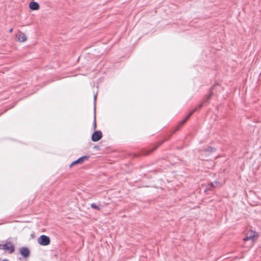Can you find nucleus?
<instances>
[{
	"label": "nucleus",
	"instance_id": "f257e3e1",
	"mask_svg": "<svg viewBox=\"0 0 261 261\" xmlns=\"http://www.w3.org/2000/svg\"><path fill=\"white\" fill-rule=\"evenodd\" d=\"M0 249L12 253L15 251V247L11 242L7 241L5 244H0Z\"/></svg>",
	"mask_w": 261,
	"mask_h": 261
},
{
	"label": "nucleus",
	"instance_id": "f03ea898",
	"mask_svg": "<svg viewBox=\"0 0 261 261\" xmlns=\"http://www.w3.org/2000/svg\"><path fill=\"white\" fill-rule=\"evenodd\" d=\"M50 238L45 235H41L38 239V243L42 246H47L50 244Z\"/></svg>",
	"mask_w": 261,
	"mask_h": 261
},
{
	"label": "nucleus",
	"instance_id": "7ed1b4c3",
	"mask_svg": "<svg viewBox=\"0 0 261 261\" xmlns=\"http://www.w3.org/2000/svg\"><path fill=\"white\" fill-rule=\"evenodd\" d=\"M257 236L256 235V233L254 231H251L248 232L246 237L244 238L243 240L244 241H247L248 240H251V245L253 244V242L254 239H256Z\"/></svg>",
	"mask_w": 261,
	"mask_h": 261
},
{
	"label": "nucleus",
	"instance_id": "20e7f679",
	"mask_svg": "<svg viewBox=\"0 0 261 261\" xmlns=\"http://www.w3.org/2000/svg\"><path fill=\"white\" fill-rule=\"evenodd\" d=\"M102 138V133L100 131H95L92 135L91 139L93 142H97Z\"/></svg>",
	"mask_w": 261,
	"mask_h": 261
},
{
	"label": "nucleus",
	"instance_id": "39448f33",
	"mask_svg": "<svg viewBox=\"0 0 261 261\" xmlns=\"http://www.w3.org/2000/svg\"><path fill=\"white\" fill-rule=\"evenodd\" d=\"M20 253L24 258H27L29 256L30 254V250L27 247H21L19 249Z\"/></svg>",
	"mask_w": 261,
	"mask_h": 261
},
{
	"label": "nucleus",
	"instance_id": "423d86ee",
	"mask_svg": "<svg viewBox=\"0 0 261 261\" xmlns=\"http://www.w3.org/2000/svg\"><path fill=\"white\" fill-rule=\"evenodd\" d=\"M89 158V156L85 155L83 156H82L80 158L77 160L74 161L72 162V163L71 164L70 166H72L74 165L78 164H82L84 162H85L86 160H87Z\"/></svg>",
	"mask_w": 261,
	"mask_h": 261
},
{
	"label": "nucleus",
	"instance_id": "0eeeda50",
	"mask_svg": "<svg viewBox=\"0 0 261 261\" xmlns=\"http://www.w3.org/2000/svg\"><path fill=\"white\" fill-rule=\"evenodd\" d=\"M16 38L18 39V41L21 42H24L27 40V37L25 34L19 31L16 35Z\"/></svg>",
	"mask_w": 261,
	"mask_h": 261
},
{
	"label": "nucleus",
	"instance_id": "6e6552de",
	"mask_svg": "<svg viewBox=\"0 0 261 261\" xmlns=\"http://www.w3.org/2000/svg\"><path fill=\"white\" fill-rule=\"evenodd\" d=\"M202 106V103H200L197 108H195L193 111H192L181 122V124H184L187 120L190 118V117L192 115V114L196 111L197 109H200Z\"/></svg>",
	"mask_w": 261,
	"mask_h": 261
},
{
	"label": "nucleus",
	"instance_id": "1a4fd4ad",
	"mask_svg": "<svg viewBox=\"0 0 261 261\" xmlns=\"http://www.w3.org/2000/svg\"><path fill=\"white\" fill-rule=\"evenodd\" d=\"M29 7L31 10H37L39 9V5L35 2H31L29 4Z\"/></svg>",
	"mask_w": 261,
	"mask_h": 261
},
{
	"label": "nucleus",
	"instance_id": "9d476101",
	"mask_svg": "<svg viewBox=\"0 0 261 261\" xmlns=\"http://www.w3.org/2000/svg\"><path fill=\"white\" fill-rule=\"evenodd\" d=\"M91 207L93 209L97 210L98 211H100L101 209V206L100 205V204H97L95 203H92L91 204Z\"/></svg>",
	"mask_w": 261,
	"mask_h": 261
},
{
	"label": "nucleus",
	"instance_id": "9b49d317",
	"mask_svg": "<svg viewBox=\"0 0 261 261\" xmlns=\"http://www.w3.org/2000/svg\"><path fill=\"white\" fill-rule=\"evenodd\" d=\"M219 182H218V181H215L214 183H210L209 185H208V186L210 187H217V186H219Z\"/></svg>",
	"mask_w": 261,
	"mask_h": 261
},
{
	"label": "nucleus",
	"instance_id": "f8f14e48",
	"mask_svg": "<svg viewBox=\"0 0 261 261\" xmlns=\"http://www.w3.org/2000/svg\"><path fill=\"white\" fill-rule=\"evenodd\" d=\"M205 150L208 152H213L214 150H215V149L211 147H208L206 149H205Z\"/></svg>",
	"mask_w": 261,
	"mask_h": 261
},
{
	"label": "nucleus",
	"instance_id": "ddd939ff",
	"mask_svg": "<svg viewBox=\"0 0 261 261\" xmlns=\"http://www.w3.org/2000/svg\"><path fill=\"white\" fill-rule=\"evenodd\" d=\"M212 93L210 94L206 97V99H204L203 102H205L207 100L211 98Z\"/></svg>",
	"mask_w": 261,
	"mask_h": 261
},
{
	"label": "nucleus",
	"instance_id": "4468645a",
	"mask_svg": "<svg viewBox=\"0 0 261 261\" xmlns=\"http://www.w3.org/2000/svg\"><path fill=\"white\" fill-rule=\"evenodd\" d=\"M96 127V121H95V119L94 122V129H95Z\"/></svg>",
	"mask_w": 261,
	"mask_h": 261
},
{
	"label": "nucleus",
	"instance_id": "2eb2a0df",
	"mask_svg": "<svg viewBox=\"0 0 261 261\" xmlns=\"http://www.w3.org/2000/svg\"><path fill=\"white\" fill-rule=\"evenodd\" d=\"M13 32V29H11L10 30H9V32L10 33H12Z\"/></svg>",
	"mask_w": 261,
	"mask_h": 261
},
{
	"label": "nucleus",
	"instance_id": "dca6fc26",
	"mask_svg": "<svg viewBox=\"0 0 261 261\" xmlns=\"http://www.w3.org/2000/svg\"><path fill=\"white\" fill-rule=\"evenodd\" d=\"M3 261H8V260H4Z\"/></svg>",
	"mask_w": 261,
	"mask_h": 261
}]
</instances>
